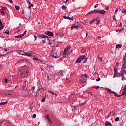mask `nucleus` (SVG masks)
Returning <instances> with one entry per match:
<instances>
[{
  "label": "nucleus",
  "mask_w": 126,
  "mask_h": 126,
  "mask_svg": "<svg viewBox=\"0 0 126 126\" xmlns=\"http://www.w3.org/2000/svg\"><path fill=\"white\" fill-rule=\"evenodd\" d=\"M70 50V46H67L64 51H62L61 52V55L62 56H64L63 57L62 59H64L65 58H66V56H69V53H71L72 52V50Z\"/></svg>",
  "instance_id": "nucleus-1"
},
{
  "label": "nucleus",
  "mask_w": 126,
  "mask_h": 126,
  "mask_svg": "<svg viewBox=\"0 0 126 126\" xmlns=\"http://www.w3.org/2000/svg\"><path fill=\"white\" fill-rule=\"evenodd\" d=\"M39 37H40V38H41L42 39H45V38H47V41H49L48 44L49 45H52L53 44H54V43H55V40H49V39L48 38H49V37H48L46 35H39Z\"/></svg>",
  "instance_id": "nucleus-2"
},
{
  "label": "nucleus",
  "mask_w": 126,
  "mask_h": 126,
  "mask_svg": "<svg viewBox=\"0 0 126 126\" xmlns=\"http://www.w3.org/2000/svg\"><path fill=\"white\" fill-rule=\"evenodd\" d=\"M84 59H85V56L83 55V56H80V57L78 58L76 61V63H80L81 62V60H84Z\"/></svg>",
  "instance_id": "nucleus-3"
},
{
  "label": "nucleus",
  "mask_w": 126,
  "mask_h": 126,
  "mask_svg": "<svg viewBox=\"0 0 126 126\" xmlns=\"http://www.w3.org/2000/svg\"><path fill=\"white\" fill-rule=\"evenodd\" d=\"M45 34L47 36H49L50 37H53L54 36V33H53V32L51 31L46 32Z\"/></svg>",
  "instance_id": "nucleus-4"
},
{
  "label": "nucleus",
  "mask_w": 126,
  "mask_h": 126,
  "mask_svg": "<svg viewBox=\"0 0 126 126\" xmlns=\"http://www.w3.org/2000/svg\"><path fill=\"white\" fill-rule=\"evenodd\" d=\"M32 54H33V52L31 51L30 53L29 52H25V56H28V57H31V58H33V55H32Z\"/></svg>",
  "instance_id": "nucleus-5"
},
{
  "label": "nucleus",
  "mask_w": 126,
  "mask_h": 126,
  "mask_svg": "<svg viewBox=\"0 0 126 126\" xmlns=\"http://www.w3.org/2000/svg\"><path fill=\"white\" fill-rule=\"evenodd\" d=\"M96 12L97 13H99V14H105V13H106V11L104 10H96Z\"/></svg>",
  "instance_id": "nucleus-6"
},
{
  "label": "nucleus",
  "mask_w": 126,
  "mask_h": 126,
  "mask_svg": "<svg viewBox=\"0 0 126 126\" xmlns=\"http://www.w3.org/2000/svg\"><path fill=\"white\" fill-rule=\"evenodd\" d=\"M50 55H51L52 57H53V58H55V59H57L58 58V55H57V53H55V52L52 51Z\"/></svg>",
  "instance_id": "nucleus-7"
},
{
  "label": "nucleus",
  "mask_w": 126,
  "mask_h": 126,
  "mask_svg": "<svg viewBox=\"0 0 126 126\" xmlns=\"http://www.w3.org/2000/svg\"><path fill=\"white\" fill-rule=\"evenodd\" d=\"M126 64H122V67H121V71H122V73H124V70H126Z\"/></svg>",
  "instance_id": "nucleus-8"
},
{
  "label": "nucleus",
  "mask_w": 126,
  "mask_h": 126,
  "mask_svg": "<svg viewBox=\"0 0 126 126\" xmlns=\"http://www.w3.org/2000/svg\"><path fill=\"white\" fill-rule=\"evenodd\" d=\"M97 10H94V11H91L88 13V14H97Z\"/></svg>",
  "instance_id": "nucleus-9"
},
{
  "label": "nucleus",
  "mask_w": 126,
  "mask_h": 126,
  "mask_svg": "<svg viewBox=\"0 0 126 126\" xmlns=\"http://www.w3.org/2000/svg\"><path fill=\"white\" fill-rule=\"evenodd\" d=\"M75 28H77V29H78V26L75 25L74 24L72 25V26L71 27V30L74 29Z\"/></svg>",
  "instance_id": "nucleus-10"
},
{
  "label": "nucleus",
  "mask_w": 126,
  "mask_h": 126,
  "mask_svg": "<svg viewBox=\"0 0 126 126\" xmlns=\"http://www.w3.org/2000/svg\"><path fill=\"white\" fill-rule=\"evenodd\" d=\"M28 3L29 8H32V7H34V5L32 4L30 2H28Z\"/></svg>",
  "instance_id": "nucleus-11"
},
{
  "label": "nucleus",
  "mask_w": 126,
  "mask_h": 126,
  "mask_svg": "<svg viewBox=\"0 0 126 126\" xmlns=\"http://www.w3.org/2000/svg\"><path fill=\"white\" fill-rule=\"evenodd\" d=\"M22 37H23V35H22V34L18 35L17 36H15V38L16 39H21L22 38Z\"/></svg>",
  "instance_id": "nucleus-12"
},
{
  "label": "nucleus",
  "mask_w": 126,
  "mask_h": 126,
  "mask_svg": "<svg viewBox=\"0 0 126 126\" xmlns=\"http://www.w3.org/2000/svg\"><path fill=\"white\" fill-rule=\"evenodd\" d=\"M105 126H112V124H111V122L109 121H106L105 122Z\"/></svg>",
  "instance_id": "nucleus-13"
},
{
  "label": "nucleus",
  "mask_w": 126,
  "mask_h": 126,
  "mask_svg": "<svg viewBox=\"0 0 126 126\" xmlns=\"http://www.w3.org/2000/svg\"><path fill=\"white\" fill-rule=\"evenodd\" d=\"M63 17L65 19H69V20H72L73 18V17H72L71 18L69 17H66L65 16H63Z\"/></svg>",
  "instance_id": "nucleus-14"
},
{
  "label": "nucleus",
  "mask_w": 126,
  "mask_h": 126,
  "mask_svg": "<svg viewBox=\"0 0 126 126\" xmlns=\"http://www.w3.org/2000/svg\"><path fill=\"white\" fill-rule=\"evenodd\" d=\"M22 90H25L26 91H28V90L27 89V86L25 85L23 87H22Z\"/></svg>",
  "instance_id": "nucleus-15"
},
{
  "label": "nucleus",
  "mask_w": 126,
  "mask_h": 126,
  "mask_svg": "<svg viewBox=\"0 0 126 126\" xmlns=\"http://www.w3.org/2000/svg\"><path fill=\"white\" fill-rule=\"evenodd\" d=\"M123 74H124V73H122V71H120V73H117V77H121V76H122L123 75Z\"/></svg>",
  "instance_id": "nucleus-16"
},
{
  "label": "nucleus",
  "mask_w": 126,
  "mask_h": 126,
  "mask_svg": "<svg viewBox=\"0 0 126 126\" xmlns=\"http://www.w3.org/2000/svg\"><path fill=\"white\" fill-rule=\"evenodd\" d=\"M98 20L97 18H94V19H93L90 22V24L93 23V22H94V21H97Z\"/></svg>",
  "instance_id": "nucleus-17"
},
{
  "label": "nucleus",
  "mask_w": 126,
  "mask_h": 126,
  "mask_svg": "<svg viewBox=\"0 0 126 126\" xmlns=\"http://www.w3.org/2000/svg\"><path fill=\"white\" fill-rule=\"evenodd\" d=\"M116 49H121L122 48V45L121 44H117L116 46Z\"/></svg>",
  "instance_id": "nucleus-18"
},
{
  "label": "nucleus",
  "mask_w": 126,
  "mask_h": 126,
  "mask_svg": "<svg viewBox=\"0 0 126 126\" xmlns=\"http://www.w3.org/2000/svg\"><path fill=\"white\" fill-rule=\"evenodd\" d=\"M112 94H114V96L115 97H119V96H120V95L118 94H117V93H116L115 92H112Z\"/></svg>",
  "instance_id": "nucleus-19"
},
{
  "label": "nucleus",
  "mask_w": 126,
  "mask_h": 126,
  "mask_svg": "<svg viewBox=\"0 0 126 126\" xmlns=\"http://www.w3.org/2000/svg\"><path fill=\"white\" fill-rule=\"evenodd\" d=\"M46 119L49 121V122H50L52 124V121H51V119H50V117H49V115H47L46 116Z\"/></svg>",
  "instance_id": "nucleus-20"
},
{
  "label": "nucleus",
  "mask_w": 126,
  "mask_h": 126,
  "mask_svg": "<svg viewBox=\"0 0 126 126\" xmlns=\"http://www.w3.org/2000/svg\"><path fill=\"white\" fill-rule=\"evenodd\" d=\"M106 90H107V91H108V92H109L110 93V94H112V93H113V91H112V90H111L109 88H106Z\"/></svg>",
  "instance_id": "nucleus-21"
},
{
  "label": "nucleus",
  "mask_w": 126,
  "mask_h": 126,
  "mask_svg": "<svg viewBox=\"0 0 126 126\" xmlns=\"http://www.w3.org/2000/svg\"><path fill=\"white\" fill-rule=\"evenodd\" d=\"M126 58H124L123 60L122 64H126Z\"/></svg>",
  "instance_id": "nucleus-22"
},
{
  "label": "nucleus",
  "mask_w": 126,
  "mask_h": 126,
  "mask_svg": "<svg viewBox=\"0 0 126 126\" xmlns=\"http://www.w3.org/2000/svg\"><path fill=\"white\" fill-rule=\"evenodd\" d=\"M46 94L44 95V96L43 97L42 100H41L42 103H44L46 100Z\"/></svg>",
  "instance_id": "nucleus-23"
},
{
  "label": "nucleus",
  "mask_w": 126,
  "mask_h": 126,
  "mask_svg": "<svg viewBox=\"0 0 126 126\" xmlns=\"http://www.w3.org/2000/svg\"><path fill=\"white\" fill-rule=\"evenodd\" d=\"M6 104H7V102H1L0 103V105H1V106H4V105H6Z\"/></svg>",
  "instance_id": "nucleus-24"
},
{
  "label": "nucleus",
  "mask_w": 126,
  "mask_h": 126,
  "mask_svg": "<svg viewBox=\"0 0 126 126\" xmlns=\"http://www.w3.org/2000/svg\"><path fill=\"white\" fill-rule=\"evenodd\" d=\"M15 8H16V10H19L20 7L18 6L15 5Z\"/></svg>",
  "instance_id": "nucleus-25"
},
{
  "label": "nucleus",
  "mask_w": 126,
  "mask_h": 126,
  "mask_svg": "<svg viewBox=\"0 0 126 126\" xmlns=\"http://www.w3.org/2000/svg\"><path fill=\"white\" fill-rule=\"evenodd\" d=\"M53 76H54V75H50L49 76L48 75V76H47V78H48V79H52V77Z\"/></svg>",
  "instance_id": "nucleus-26"
},
{
  "label": "nucleus",
  "mask_w": 126,
  "mask_h": 126,
  "mask_svg": "<svg viewBox=\"0 0 126 126\" xmlns=\"http://www.w3.org/2000/svg\"><path fill=\"white\" fill-rule=\"evenodd\" d=\"M62 9H63V10H65V9H66V6H64V5H63L62 6Z\"/></svg>",
  "instance_id": "nucleus-27"
},
{
  "label": "nucleus",
  "mask_w": 126,
  "mask_h": 126,
  "mask_svg": "<svg viewBox=\"0 0 126 126\" xmlns=\"http://www.w3.org/2000/svg\"><path fill=\"white\" fill-rule=\"evenodd\" d=\"M114 73H118V68H114Z\"/></svg>",
  "instance_id": "nucleus-28"
},
{
  "label": "nucleus",
  "mask_w": 126,
  "mask_h": 126,
  "mask_svg": "<svg viewBox=\"0 0 126 126\" xmlns=\"http://www.w3.org/2000/svg\"><path fill=\"white\" fill-rule=\"evenodd\" d=\"M19 54H20V55H23L25 56V52L21 51L20 52H19Z\"/></svg>",
  "instance_id": "nucleus-29"
},
{
  "label": "nucleus",
  "mask_w": 126,
  "mask_h": 126,
  "mask_svg": "<svg viewBox=\"0 0 126 126\" xmlns=\"http://www.w3.org/2000/svg\"><path fill=\"white\" fill-rule=\"evenodd\" d=\"M60 74H61V75H62V76H63V70H60L59 72Z\"/></svg>",
  "instance_id": "nucleus-30"
},
{
  "label": "nucleus",
  "mask_w": 126,
  "mask_h": 126,
  "mask_svg": "<svg viewBox=\"0 0 126 126\" xmlns=\"http://www.w3.org/2000/svg\"><path fill=\"white\" fill-rule=\"evenodd\" d=\"M84 61L83 62V63H85L87 62V58L85 57V59H84Z\"/></svg>",
  "instance_id": "nucleus-31"
},
{
  "label": "nucleus",
  "mask_w": 126,
  "mask_h": 126,
  "mask_svg": "<svg viewBox=\"0 0 126 126\" xmlns=\"http://www.w3.org/2000/svg\"><path fill=\"white\" fill-rule=\"evenodd\" d=\"M3 28V25L1 24L0 25V30H2Z\"/></svg>",
  "instance_id": "nucleus-32"
},
{
  "label": "nucleus",
  "mask_w": 126,
  "mask_h": 126,
  "mask_svg": "<svg viewBox=\"0 0 126 126\" xmlns=\"http://www.w3.org/2000/svg\"><path fill=\"white\" fill-rule=\"evenodd\" d=\"M33 60H37V61H38V63H40V62H41V61H40V60H39V59L35 58V57L33 58Z\"/></svg>",
  "instance_id": "nucleus-33"
},
{
  "label": "nucleus",
  "mask_w": 126,
  "mask_h": 126,
  "mask_svg": "<svg viewBox=\"0 0 126 126\" xmlns=\"http://www.w3.org/2000/svg\"><path fill=\"white\" fill-rule=\"evenodd\" d=\"M4 33H5V34H6L7 35H9V31L4 32Z\"/></svg>",
  "instance_id": "nucleus-34"
},
{
  "label": "nucleus",
  "mask_w": 126,
  "mask_h": 126,
  "mask_svg": "<svg viewBox=\"0 0 126 126\" xmlns=\"http://www.w3.org/2000/svg\"><path fill=\"white\" fill-rule=\"evenodd\" d=\"M113 77H114V78H115V77H118V76H117V73H114Z\"/></svg>",
  "instance_id": "nucleus-35"
},
{
  "label": "nucleus",
  "mask_w": 126,
  "mask_h": 126,
  "mask_svg": "<svg viewBox=\"0 0 126 126\" xmlns=\"http://www.w3.org/2000/svg\"><path fill=\"white\" fill-rule=\"evenodd\" d=\"M1 10H6V7H3Z\"/></svg>",
  "instance_id": "nucleus-36"
},
{
  "label": "nucleus",
  "mask_w": 126,
  "mask_h": 126,
  "mask_svg": "<svg viewBox=\"0 0 126 126\" xmlns=\"http://www.w3.org/2000/svg\"><path fill=\"white\" fill-rule=\"evenodd\" d=\"M36 117H37V115H36V114H33L32 118L33 119H35V118H36Z\"/></svg>",
  "instance_id": "nucleus-37"
},
{
  "label": "nucleus",
  "mask_w": 126,
  "mask_h": 126,
  "mask_svg": "<svg viewBox=\"0 0 126 126\" xmlns=\"http://www.w3.org/2000/svg\"><path fill=\"white\" fill-rule=\"evenodd\" d=\"M22 61H23V62H27L28 63H29V61H28L27 59H25L24 60H22Z\"/></svg>",
  "instance_id": "nucleus-38"
},
{
  "label": "nucleus",
  "mask_w": 126,
  "mask_h": 126,
  "mask_svg": "<svg viewBox=\"0 0 126 126\" xmlns=\"http://www.w3.org/2000/svg\"><path fill=\"white\" fill-rule=\"evenodd\" d=\"M115 122H119V117H116L115 118Z\"/></svg>",
  "instance_id": "nucleus-39"
},
{
  "label": "nucleus",
  "mask_w": 126,
  "mask_h": 126,
  "mask_svg": "<svg viewBox=\"0 0 126 126\" xmlns=\"http://www.w3.org/2000/svg\"><path fill=\"white\" fill-rule=\"evenodd\" d=\"M113 18L114 20H117V19H116V15H114L113 16Z\"/></svg>",
  "instance_id": "nucleus-40"
},
{
  "label": "nucleus",
  "mask_w": 126,
  "mask_h": 126,
  "mask_svg": "<svg viewBox=\"0 0 126 126\" xmlns=\"http://www.w3.org/2000/svg\"><path fill=\"white\" fill-rule=\"evenodd\" d=\"M48 92L50 93H52L53 95H55V93L54 92H52V91H49Z\"/></svg>",
  "instance_id": "nucleus-41"
},
{
  "label": "nucleus",
  "mask_w": 126,
  "mask_h": 126,
  "mask_svg": "<svg viewBox=\"0 0 126 126\" xmlns=\"http://www.w3.org/2000/svg\"><path fill=\"white\" fill-rule=\"evenodd\" d=\"M4 56V54H1V52H0V57H3Z\"/></svg>",
  "instance_id": "nucleus-42"
},
{
  "label": "nucleus",
  "mask_w": 126,
  "mask_h": 126,
  "mask_svg": "<svg viewBox=\"0 0 126 126\" xmlns=\"http://www.w3.org/2000/svg\"><path fill=\"white\" fill-rule=\"evenodd\" d=\"M124 91H125L126 90V85L125 86V87L123 88Z\"/></svg>",
  "instance_id": "nucleus-43"
},
{
  "label": "nucleus",
  "mask_w": 126,
  "mask_h": 126,
  "mask_svg": "<svg viewBox=\"0 0 126 126\" xmlns=\"http://www.w3.org/2000/svg\"><path fill=\"white\" fill-rule=\"evenodd\" d=\"M4 81H5V83H7V81H8V80H7V79H5Z\"/></svg>",
  "instance_id": "nucleus-44"
},
{
  "label": "nucleus",
  "mask_w": 126,
  "mask_h": 126,
  "mask_svg": "<svg viewBox=\"0 0 126 126\" xmlns=\"http://www.w3.org/2000/svg\"><path fill=\"white\" fill-rule=\"evenodd\" d=\"M121 12H123V13H125L126 14V10H123V11H121Z\"/></svg>",
  "instance_id": "nucleus-45"
},
{
  "label": "nucleus",
  "mask_w": 126,
  "mask_h": 126,
  "mask_svg": "<svg viewBox=\"0 0 126 126\" xmlns=\"http://www.w3.org/2000/svg\"><path fill=\"white\" fill-rule=\"evenodd\" d=\"M26 34V31H25L22 34V36H24Z\"/></svg>",
  "instance_id": "nucleus-46"
},
{
  "label": "nucleus",
  "mask_w": 126,
  "mask_h": 126,
  "mask_svg": "<svg viewBox=\"0 0 126 126\" xmlns=\"http://www.w3.org/2000/svg\"><path fill=\"white\" fill-rule=\"evenodd\" d=\"M100 22V20H98L97 22H96V24L98 25V24H99Z\"/></svg>",
  "instance_id": "nucleus-47"
},
{
  "label": "nucleus",
  "mask_w": 126,
  "mask_h": 126,
  "mask_svg": "<svg viewBox=\"0 0 126 126\" xmlns=\"http://www.w3.org/2000/svg\"><path fill=\"white\" fill-rule=\"evenodd\" d=\"M96 81H100V80H101V78H98V79H96Z\"/></svg>",
  "instance_id": "nucleus-48"
},
{
  "label": "nucleus",
  "mask_w": 126,
  "mask_h": 126,
  "mask_svg": "<svg viewBox=\"0 0 126 126\" xmlns=\"http://www.w3.org/2000/svg\"><path fill=\"white\" fill-rule=\"evenodd\" d=\"M110 8L109 7V6H107V7H106V8H105V9L106 10H109V9Z\"/></svg>",
  "instance_id": "nucleus-49"
},
{
  "label": "nucleus",
  "mask_w": 126,
  "mask_h": 126,
  "mask_svg": "<svg viewBox=\"0 0 126 126\" xmlns=\"http://www.w3.org/2000/svg\"><path fill=\"white\" fill-rule=\"evenodd\" d=\"M124 95H125V94L123 93L120 95L119 96V97H122V96H124Z\"/></svg>",
  "instance_id": "nucleus-50"
},
{
  "label": "nucleus",
  "mask_w": 126,
  "mask_h": 126,
  "mask_svg": "<svg viewBox=\"0 0 126 126\" xmlns=\"http://www.w3.org/2000/svg\"><path fill=\"white\" fill-rule=\"evenodd\" d=\"M98 5L96 4V5H95V6H94V8H97V7H98Z\"/></svg>",
  "instance_id": "nucleus-51"
},
{
  "label": "nucleus",
  "mask_w": 126,
  "mask_h": 126,
  "mask_svg": "<svg viewBox=\"0 0 126 126\" xmlns=\"http://www.w3.org/2000/svg\"><path fill=\"white\" fill-rule=\"evenodd\" d=\"M99 59V61H101V62H103V58H100Z\"/></svg>",
  "instance_id": "nucleus-52"
},
{
  "label": "nucleus",
  "mask_w": 126,
  "mask_h": 126,
  "mask_svg": "<svg viewBox=\"0 0 126 126\" xmlns=\"http://www.w3.org/2000/svg\"><path fill=\"white\" fill-rule=\"evenodd\" d=\"M1 13H2V14H4L5 13H4V11H1Z\"/></svg>",
  "instance_id": "nucleus-53"
},
{
  "label": "nucleus",
  "mask_w": 126,
  "mask_h": 126,
  "mask_svg": "<svg viewBox=\"0 0 126 126\" xmlns=\"http://www.w3.org/2000/svg\"><path fill=\"white\" fill-rule=\"evenodd\" d=\"M2 24V21H1V20L0 19V25Z\"/></svg>",
  "instance_id": "nucleus-54"
},
{
  "label": "nucleus",
  "mask_w": 126,
  "mask_h": 126,
  "mask_svg": "<svg viewBox=\"0 0 126 126\" xmlns=\"http://www.w3.org/2000/svg\"><path fill=\"white\" fill-rule=\"evenodd\" d=\"M19 31H20V30L19 29L18 31H17L15 32V33H18V32H19Z\"/></svg>",
  "instance_id": "nucleus-55"
},
{
  "label": "nucleus",
  "mask_w": 126,
  "mask_h": 126,
  "mask_svg": "<svg viewBox=\"0 0 126 126\" xmlns=\"http://www.w3.org/2000/svg\"><path fill=\"white\" fill-rule=\"evenodd\" d=\"M9 0V2H10L11 3H13V1H12V0Z\"/></svg>",
  "instance_id": "nucleus-56"
},
{
  "label": "nucleus",
  "mask_w": 126,
  "mask_h": 126,
  "mask_svg": "<svg viewBox=\"0 0 126 126\" xmlns=\"http://www.w3.org/2000/svg\"><path fill=\"white\" fill-rule=\"evenodd\" d=\"M4 51L5 52H7V51H8V50H7L6 48H5L4 50Z\"/></svg>",
  "instance_id": "nucleus-57"
},
{
  "label": "nucleus",
  "mask_w": 126,
  "mask_h": 126,
  "mask_svg": "<svg viewBox=\"0 0 126 126\" xmlns=\"http://www.w3.org/2000/svg\"><path fill=\"white\" fill-rule=\"evenodd\" d=\"M84 103H81L80 104L79 106H83V105H84Z\"/></svg>",
  "instance_id": "nucleus-58"
},
{
  "label": "nucleus",
  "mask_w": 126,
  "mask_h": 126,
  "mask_svg": "<svg viewBox=\"0 0 126 126\" xmlns=\"http://www.w3.org/2000/svg\"><path fill=\"white\" fill-rule=\"evenodd\" d=\"M124 73H125V74H126V70L123 71V74H124Z\"/></svg>",
  "instance_id": "nucleus-59"
},
{
  "label": "nucleus",
  "mask_w": 126,
  "mask_h": 126,
  "mask_svg": "<svg viewBox=\"0 0 126 126\" xmlns=\"http://www.w3.org/2000/svg\"><path fill=\"white\" fill-rule=\"evenodd\" d=\"M116 65L117 66H119V62H117Z\"/></svg>",
  "instance_id": "nucleus-60"
},
{
  "label": "nucleus",
  "mask_w": 126,
  "mask_h": 126,
  "mask_svg": "<svg viewBox=\"0 0 126 126\" xmlns=\"http://www.w3.org/2000/svg\"><path fill=\"white\" fill-rule=\"evenodd\" d=\"M122 30H123V29H118V31H119V32H121V31H122Z\"/></svg>",
  "instance_id": "nucleus-61"
},
{
  "label": "nucleus",
  "mask_w": 126,
  "mask_h": 126,
  "mask_svg": "<svg viewBox=\"0 0 126 126\" xmlns=\"http://www.w3.org/2000/svg\"><path fill=\"white\" fill-rule=\"evenodd\" d=\"M84 76H85V78H87V75L85 74V75H84Z\"/></svg>",
  "instance_id": "nucleus-62"
},
{
  "label": "nucleus",
  "mask_w": 126,
  "mask_h": 126,
  "mask_svg": "<svg viewBox=\"0 0 126 126\" xmlns=\"http://www.w3.org/2000/svg\"><path fill=\"white\" fill-rule=\"evenodd\" d=\"M124 94H126V91H124V92H123Z\"/></svg>",
  "instance_id": "nucleus-63"
},
{
  "label": "nucleus",
  "mask_w": 126,
  "mask_h": 126,
  "mask_svg": "<svg viewBox=\"0 0 126 126\" xmlns=\"http://www.w3.org/2000/svg\"><path fill=\"white\" fill-rule=\"evenodd\" d=\"M118 26H122V23H120L119 25H118Z\"/></svg>",
  "instance_id": "nucleus-64"
}]
</instances>
